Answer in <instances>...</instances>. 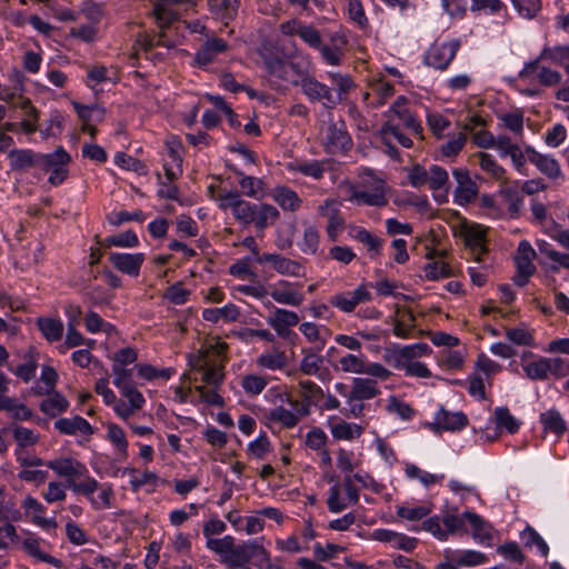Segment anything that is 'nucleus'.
I'll return each mask as SVG.
<instances>
[{"label": "nucleus", "mask_w": 569, "mask_h": 569, "mask_svg": "<svg viewBox=\"0 0 569 569\" xmlns=\"http://www.w3.org/2000/svg\"><path fill=\"white\" fill-rule=\"evenodd\" d=\"M465 243L476 254V260L480 261V256L486 252V230L480 224H470L465 229Z\"/></svg>", "instance_id": "40"}, {"label": "nucleus", "mask_w": 569, "mask_h": 569, "mask_svg": "<svg viewBox=\"0 0 569 569\" xmlns=\"http://www.w3.org/2000/svg\"><path fill=\"white\" fill-rule=\"evenodd\" d=\"M71 162L70 154L59 147L53 152L42 156L43 168L50 172L48 182L52 186H60L68 177V166Z\"/></svg>", "instance_id": "12"}, {"label": "nucleus", "mask_w": 569, "mask_h": 569, "mask_svg": "<svg viewBox=\"0 0 569 569\" xmlns=\"http://www.w3.org/2000/svg\"><path fill=\"white\" fill-rule=\"evenodd\" d=\"M226 345L219 347H210L206 350H199L197 355L190 357L189 363L194 372L200 376V381L204 385L217 387L223 380V371L221 363V353L224 351Z\"/></svg>", "instance_id": "3"}, {"label": "nucleus", "mask_w": 569, "mask_h": 569, "mask_svg": "<svg viewBox=\"0 0 569 569\" xmlns=\"http://www.w3.org/2000/svg\"><path fill=\"white\" fill-rule=\"evenodd\" d=\"M239 308L233 303H228L220 308H207L202 311L203 320L217 323L220 320L233 322L239 318Z\"/></svg>", "instance_id": "44"}, {"label": "nucleus", "mask_w": 569, "mask_h": 569, "mask_svg": "<svg viewBox=\"0 0 569 569\" xmlns=\"http://www.w3.org/2000/svg\"><path fill=\"white\" fill-rule=\"evenodd\" d=\"M402 126H399L398 122H395V119L387 120L381 129L380 136L383 142L391 147L393 142L399 143L401 147L410 148L412 146L411 139L403 133Z\"/></svg>", "instance_id": "36"}, {"label": "nucleus", "mask_w": 569, "mask_h": 569, "mask_svg": "<svg viewBox=\"0 0 569 569\" xmlns=\"http://www.w3.org/2000/svg\"><path fill=\"white\" fill-rule=\"evenodd\" d=\"M475 158L478 160V164L486 176L497 181H507L505 168L498 163L492 154L480 151L475 154Z\"/></svg>", "instance_id": "39"}, {"label": "nucleus", "mask_w": 569, "mask_h": 569, "mask_svg": "<svg viewBox=\"0 0 569 569\" xmlns=\"http://www.w3.org/2000/svg\"><path fill=\"white\" fill-rule=\"evenodd\" d=\"M327 78L330 80L336 96L335 107L340 104L347 99L350 91L356 87V83L350 74L329 71Z\"/></svg>", "instance_id": "34"}, {"label": "nucleus", "mask_w": 569, "mask_h": 569, "mask_svg": "<svg viewBox=\"0 0 569 569\" xmlns=\"http://www.w3.org/2000/svg\"><path fill=\"white\" fill-rule=\"evenodd\" d=\"M21 508L27 517H30L31 522L43 529L51 530L57 528V521L53 518H46L43 515L47 508L34 497L28 495L21 501Z\"/></svg>", "instance_id": "25"}, {"label": "nucleus", "mask_w": 569, "mask_h": 569, "mask_svg": "<svg viewBox=\"0 0 569 569\" xmlns=\"http://www.w3.org/2000/svg\"><path fill=\"white\" fill-rule=\"evenodd\" d=\"M236 173L239 176L238 183L243 196L258 200L263 197L264 182L261 179L253 176H246L240 171H236Z\"/></svg>", "instance_id": "47"}, {"label": "nucleus", "mask_w": 569, "mask_h": 569, "mask_svg": "<svg viewBox=\"0 0 569 569\" xmlns=\"http://www.w3.org/2000/svg\"><path fill=\"white\" fill-rule=\"evenodd\" d=\"M353 399L371 400L381 393L376 379L353 378L349 391Z\"/></svg>", "instance_id": "37"}, {"label": "nucleus", "mask_w": 569, "mask_h": 569, "mask_svg": "<svg viewBox=\"0 0 569 569\" xmlns=\"http://www.w3.org/2000/svg\"><path fill=\"white\" fill-rule=\"evenodd\" d=\"M12 436L17 443L16 449H27L39 441V433L22 426H14L12 428Z\"/></svg>", "instance_id": "63"}, {"label": "nucleus", "mask_w": 569, "mask_h": 569, "mask_svg": "<svg viewBox=\"0 0 569 569\" xmlns=\"http://www.w3.org/2000/svg\"><path fill=\"white\" fill-rule=\"evenodd\" d=\"M386 410L388 413L398 417L402 421H410L416 415V410L408 402L396 396L388 398Z\"/></svg>", "instance_id": "53"}, {"label": "nucleus", "mask_w": 569, "mask_h": 569, "mask_svg": "<svg viewBox=\"0 0 569 569\" xmlns=\"http://www.w3.org/2000/svg\"><path fill=\"white\" fill-rule=\"evenodd\" d=\"M550 60L551 62L562 67L569 76V44L546 47L541 50L539 56L525 64L519 72V78L528 80L536 72L539 67V61Z\"/></svg>", "instance_id": "9"}, {"label": "nucleus", "mask_w": 569, "mask_h": 569, "mask_svg": "<svg viewBox=\"0 0 569 569\" xmlns=\"http://www.w3.org/2000/svg\"><path fill=\"white\" fill-rule=\"evenodd\" d=\"M303 357L300 361V370L308 376H319L323 365V358L316 351L303 350Z\"/></svg>", "instance_id": "59"}, {"label": "nucleus", "mask_w": 569, "mask_h": 569, "mask_svg": "<svg viewBox=\"0 0 569 569\" xmlns=\"http://www.w3.org/2000/svg\"><path fill=\"white\" fill-rule=\"evenodd\" d=\"M330 431L337 440L351 441L361 437L363 428L358 423L341 420L331 425Z\"/></svg>", "instance_id": "49"}, {"label": "nucleus", "mask_w": 569, "mask_h": 569, "mask_svg": "<svg viewBox=\"0 0 569 569\" xmlns=\"http://www.w3.org/2000/svg\"><path fill=\"white\" fill-rule=\"evenodd\" d=\"M230 46L223 38L217 37L214 33L206 34L204 41L196 50L191 66L207 70L209 66L217 62L221 54L229 51Z\"/></svg>", "instance_id": "8"}, {"label": "nucleus", "mask_w": 569, "mask_h": 569, "mask_svg": "<svg viewBox=\"0 0 569 569\" xmlns=\"http://www.w3.org/2000/svg\"><path fill=\"white\" fill-rule=\"evenodd\" d=\"M359 501V490L352 482L349 475L343 477L342 483H335L328 490L327 507L332 513H339L349 506H355Z\"/></svg>", "instance_id": "7"}, {"label": "nucleus", "mask_w": 569, "mask_h": 569, "mask_svg": "<svg viewBox=\"0 0 569 569\" xmlns=\"http://www.w3.org/2000/svg\"><path fill=\"white\" fill-rule=\"evenodd\" d=\"M256 363L259 368L277 371L287 367L288 358L284 351L273 348L260 353L256 359Z\"/></svg>", "instance_id": "41"}, {"label": "nucleus", "mask_w": 569, "mask_h": 569, "mask_svg": "<svg viewBox=\"0 0 569 569\" xmlns=\"http://www.w3.org/2000/svg\"><path fill=\"white\" fill-rule=\"evenodd\" d=\"M330 44H322L317 50L320 52L323 61L329 66H339L345 56V48L348 43L345 34L333 32L330 36Z\"/></svg>", "instance_id": "29"}, {"label": "nucleus", "mask_w": 569, "mask_h": 569, "mask_svg": "<svg viewBox=\"0 0 569 569\" xmlns=\"http://www.w3.org/2000/svg\"><path fill=\"white\" fill-rule=\"evenodd\" d=\"M457 187L453 191V201L456 204L465 207L472 202L478 194V186L470 178L467 169L458 168L452 171Z\"/></svg>", "instance_id": "17"}, {"label": "nucleus", "mask_w": 569, "mask_h": 569, "mask_svg": "<svg viewBox=\"0 0 569 569\" xmlns=\"http://www.w3.org/2000/svg\"><path fill=\"white\" fill-rule=\"evenodd\" d=\"M37 327L49 342L60 341L63 336L64 325L59 318L39 317L37 319Z\"/></svg>", "instance_id": "42"}, {"label": "nucleus", "mask_w": 569, "mask_h": 569, "mask_svg": "<svg viewBox=\"0 0 569 569\" xmlns=\"http://www.w3.org/2000/svg\"><path fill=\"white\" fill-rule=\"evenodd\" d=\"M108 260L119 272L137 278L146 260V254L143 252H110Z\"/></svg>", "instance_id": "18"}, {"label": "nucleus", "mask_w": 569, "mask_h": 569, "mask_svg": "<svg viewBox=\"0 0 569 569\" xmlns=\"http://www.w3.org/2000/svg\"><path fill=\"white\" fill-rule=\"evenodd\" d=\"M539 419L545 431L552 432L558 437L562 436L567 430L566 420L556 409H549L540 413Z\"/></svg>", "instance_id": "48"}, {"label": "nucleus", "mask_w": 569, "mask_h": 569, "mask_svg": "<svg viewBox=\"0 0 569 569\" xmlns=\"http://www.w3.org/2000/svg\"><path fill=\"white\" fill-rule=\"evenodd\" d=\"M199 0H156L153 3V17L160 29L168 28L171 23L189 11L196 10Z\"/></svg>", "instance_id": "5"}, {"label": "nucleus", "mask_w": 569, "mask_h": 569, "mask_svg": "<svg viewBox=\"0 0 569 569\" xmlns=\"http://www.w3.org/2000/svg\"><path fill=\"white\" fill-rule=\"evenodd\" d=\"M68 408L69 401L63 395L57 391L49 392V396L40 403V410L51 418L66 412Z\"/></svg>", "instance_id": "46"}, {"label": "nucleus", "mask_w": 569, "mask_h": 569, "mask_svg": "<svg viewBox=\"0 0 569 569\" xmlns=\"http://www.w3.org/2000/svg\"><path fill=\"white\" fill-rule=\"evenodd\" d=\"M432 352L430 346L426 342H418L405 347H398L391 352V360L393 368L403 370L406 372L410 360L423 356H429Z\"/></svg>", "instance_id": "23"}, {"label": "nucleus", "mask_w": 569, "mask_h": 569, "mask_svg": "<svg viewBox=\"0 0 569 569\" xmlns=\"http://www.w3.org/2000/svg\"><path fill=\"white\" fill-rule=\"evenodd\" d=\"M423 271L425 277L431 281L448 278L453 274L452 268L442 258L429 261L425 266Z\"/></svg>", "instance_id": "57"}, {"label": "nucleus", "mask_w": 569, "mask_h": 569, "mask_svg": "<svg viewBox=\"0 0 569 569\" xmlns=\"http://www.w3.org/2000/svg\"><path fill=\"white\" fill-rule=\"evenodd\" d=\"M387 186L381 179H373V188L371 190H353L350 201L358 204L385 207L388 203L386 196Z\"/></svg>", "instance_id": "26"}, {"label": "nucleus", "mask_w": 569, "mask_h": 569, "mask_svg": "<svg viewBox=\"0 0 569 569\" xmlns=\"http://www.w3.org/2000/svg\"><path fill=\"white\" fill-rule=\"evenodd\" d=\"M548 368L546 357H540L522 366L525 375L530 380H547L550 377Z\"/></svg>", "instance_id": "60"}, {"label": "nucleus", "mask_w": 569, "mask_h": 569, "mask_svg": "<svg viewBox=\"0 0 569 569\" xmlns=\"http://www.w3.org/2000/svg\"><path fill=\"white\" fill-rule=\"evenodd\" d=\"M279 31L283 36H298L308 47L318 49L321 47V34L312 24L306 23L298 18L283 21L279 24Z\"/></svg>", "instance_id": "13"}, {"label": "nucleus", "mask_w": 569, "mask_h": 569, "mask_svg": "<svg viewBox=\"0 0 569 569\" xmlns=\"http://www.w3.org/2000/svg\"><path fill=\"white\" fill-rule=\"evenodd\" d=\"M298 387L299 396L310 411L312 407L320 406L323 400V391L320 386L311 380H299Z\"/></svg>", "instance_id": "43"}, {"label": "nucleus", "mask_w": 569, "mask_h": 569, "mask_svg": "<svg viewBox=\"0 0 569 569\" xmlns=\"http://www.w3.org/2000/svg\"><path fill=\"white\" fill-rule=\"evenodd\" d=\"M240 386L246 395L258 396L268 386V379L262 375L249 373L241 377Z\"/></svg>", "instance_id": "55"}, {"label": "nucleus", "mask_w": 569, "mask_h": 569, "mask_svg": "<svg viewBox=\"0 0 569 569\" xmlns=\"http://www.w3.org/2000/svg\"><path fill=\"white\" fill-rule=\"evenodd\" d=\"M41 538L30 532L22 541V549L28 556L34 558L37 561L52 565L56 568H62L63 562L60 559L41 550Z\"/></svg>", "instance_id": "31"}, {"label": "nucleus", "mask_w": 569, "mask_h": 569, "mask_svg": "<svg viewBox=\"0 0 569 569\" xmlns=\"http://www.w3.org/2000/svg\"><path fill=\"white\" fill-rule=\"evenodd\" d=\"M272 199L283 211L295 212L302 206L299 194L287 186H277L272 191Z\"/></svg>", "instance_id": "35"}, {"label": "nucleus", "mask_w": 569, "mask_h": 569, "mask_svg": "<svg viewBox=\"0 0 569 569\" xmlns=\"http://www.w3.org/2000/svg\"><path fill=\"white\" fill-rule=\"evenodd\" d=\"M370 538L372 540L387 543L391 548L403 550L406 552H411L418 546V539L415 537H409L405 533L393 531L391 529L378 528L375 529Z\"/></svg>", "instance_id": "21"}, {"label": "nucleus", "mask_w": 569, "mask_h": 569, "mask_svg": "<svg viewBox=\"0 0 569 569\" xmlns=\"http://www.w3.org/2000/svg\"><path fill=\"white\" fill-rule=\"evenodd\" d=\"M329 161L328 160H301L295 161L289 164V169L293 172H298L305 177L312 178L313 180H320L323 178L326 171L328 170Z\"/></svg>", "instance_id": "32"}, {"label": "nucleus", "mask_w": 569, "mask_h": 569, "mask_svg": "<svg viewBox=\"0 0 569 569\" xmlns=\"http://www.w3.org/2000/svg\"><path fill=\"white\" fill-rule=\"evenodd\" d=\"M107 438L121 456H128L127 437L124 430L120 426L116 423H109L107 426Z\"/></svg>", "instance_id": "64"}, {"label": "nucleus", "mask_w": 569, "mask_h": 569, "mask_svg": "<svg viewBox=\"0 0 569 569\" xmlns=\"http://www.w3.org/2000/svg\"><path fill=\"white\" fill-rule=\"evenodd\" d=\"M475 369L482 373L489 386L492 385V377L502 370V366L487 355L480 353L475 362Z\"/></svg>", "instance_id": "61"}, {"label": "nucleus", "mask_w": 569, "mask_h": 569, "mask_svg": "<svg viewBox=\"0 0 569 569\" xmlns=\"http://www.w3.org/2000/svg\"><path fill=\"white\" fill-rule=\"evenodd\" d=\"M300 251L305 254L315 256L320 247V231L313 224H305L302 237L297 243Z\"/></svg>", "instance_id": "45"}, {"label": "nucleus", "mask_w": 569, "mask_h": 569, "mask_svg": "<svg viewBox=\"0 0 569 569\" xmlns=\"http://www.w3.org/2000/svg\"><path fill=\"white\" fill-rule=\"evenodd\" d=\"M498 119L505 129L512 132L516 137H522L523 112L521 110L500 113Z\"/></svg>", "instance_id": "54"}, {"label": "nucleus", "mask_w": 569, "mask_h": 569, "mask_svg": "<svg viewBox=\"0 0 569 569\" xmlns=\"http://www.w3.org/2000/svg\"><path fill=\"white\" fill-rule=\"evenodd\" d=\"M463 518L472 529L473 539L482 546L490 547L493 541L492 525L475 511L466 510Z\"/></svg>", "instance_id": "27"}, {"label": "nucleus", "mask_w": 569, "mask_h": 569, "mask_svg": "<svg viewBox=\"0 0 569 569\" xmlns=\"http://www.w3.org/2000/svg\"><path fill=\"white\" fill-rule=\"evenodd\" d=\"M264 66L270 77L280 81L289 82L292 86H298L300 79L293 78L288 71V61L279 56H270L264 59Z\"/></svg>", "instance_id": "38"}, {"label": "nucleus", "mask_w": 569, "mask_h": 569, "mask_svg": "<svg viewBox=\"0 0 569 569\" xmlns=\"http://www.w3.org/2000/svg\"><path fill=\"white\" fill-rule=\"evenodd\" d=\"M319 139L325 151L332 156L346 153L353 146L343 120L329 119L325 122L320 128Z\"/></svg>", "instance_id": "4"}, {"label": "nucleus", "mask_w": 569, "mask_h": 569, "mask_svg": "<svg viewBox=\"0 0 569 569\" xmlns=\"http://www.w3.org/2000/svg\"><path fill=\"white\" fill-rule=\"evenodd\" d=\"M137 376L146 381L164 380L168 381L174 373L172 368L158 369L149 363L134 365Z\"/></svg>", "instance_id": "52"}, {"label": "nucleus", "mask_w": 569, "mask_h": 569, "mask_svg": "<svg viewBox=\"0 0 569 569\" xmlns=\"http://www.w3.org/2000/svg\"><path fill=\"white\" fill-rule=\"evenodd\" d=\"M54 429L61 435L76 436H91L93 427L81 416H73L71 418H60L54 421Z\"/></svg>", "instance_id": "30"}, {"label": "nucleus", "mask_w": 569, "mask_h": 569, "mask_svg": "<svg viewBox=\"0 0 569 569\" xmlns=\"http://www.w3.org/2000/svg\"><path fill=\"white\" fill-rule=\"evenodd\" d=\"M526 154L528 161L547 178L556 180L562 177L560 163L556 158L540 153L531 146H526Z\"/></svg>", "instance_id": "24"}, {"label": "nucleus", "mask_w": 569, "mask_h": 569, "mask_svg": "<svg viewBox=\"0 0 569 569\" xmlns=\"http://www.w3.org/2000/svg\"><path fill=\"white\" fill-rule=\"evenodd\" d=\"M468 417L462 411H449L441 407L429 427L433 431H460L467 427Z\"/></svg>", "instance_id": "19"}, {"label": "nucleus", "mask_w": 569, "mask_h": 569, "mask_svg": "<svg viewBox=\"0 0 569 569\" xmlns=\"http://www.w3.org/2000/svg\"><path fill=\"white\" fill-rule=\"evenodd\" d=\"M495 422L498 428H505L509 433H516L520 428V421L511 415L507 407H497L493 411Z\"/></svg>", "instance_id": "58"}, {"label": "nucleus", "mask_w": 569, "mask_h": 569, "mask_svg": "<svg viewBox=\"0 0 569 569\" xmlns=\"http://www.w3.org/2000/svg\"><path fill=\"white\" fill-rule=\"evenodd\" d=\"M536 244L539 252L552 262L550 266L552 272H558L560 269L569 270V250L568 252L558 251L546 240H537Z\"/></svg>", "instance_id": "33"}, {"label": "nucleus", "mask_w": 569, "mask_h": 569, "mask_svg": "<svg viewBox=\"0 0 569 569\" xmlns=\"http://www.w3.org/2000/svg\"><path fill=\"white\" fill-rule=\"evenodd\" d=\"M300 318L296 311L276 308L267 318V323L276 331L277 336L287 339L292 333L291 328L296 327Z\"/></svg>", "instance_id": "22"}, {"label": "nucleus", "mask_w": 569, "mask_h": 569, "mask_svg": "<svg viewBox=\"0 0 569 569\" xmlns=\"http://www.w3.org/2000/svg\"><path fill=\"white\" fill-rule=\"evenodd\" d=\"M461 47L460 39L436 40L425 52L423 63L427 67L445 71L453 61Z\"/></svg>", "instance_id": "6"}, {"label": "nucleus", "mask_w": 569, "mask_h": 569, "mask_svg": "<svg viewBox=\"0 0 569 569\" xmlns=\"http://www.w3.org/2000/svg\"><path fill=\"white\" fill-rule=\"evenodd\" d=\"M46 466L58 477L64 478L66 483L50 481L42 492L48 503L61 502L67 498V489L76 495L87 498L94 510L110 509L112 507L113 488L111 483H99L87 466L72 457H59L48 460Z\"/></svg>", "instance_id": "1"}, {"label": "nucleus", "mask_w": 569, "mask_h": 569, "mask_svg": "<svg viewBox=\"0 0 569 569\" xmlns=\"http://www.w3.org/2000/svg\"><path fill=\"white\" fill-rule=\"evenodd\" d=\"M372 300V293L367 284H359L352 291L335 293L329 298L330 306L337 308L343 313H351L356 308Z\"/></svg>", "instance_id": "14"}, {"label": "nucleus", "mask_w": 569, "mask_h": 569, "mask_svg": "<svg viewBox=\"0 0 569 569\" xmlns=\"http://www.w3.org/2000/svg\"><path fill=\"white\" fill-rule=\"evenodd\" d=\"M269 561V552L258 540H249L241 545H233L230 556L224 557L228 568L236 569L247 565L251 559Z\"/></svg>", "instance_id": "10"}, {"label": "nucleus", "mask_w": 569, "mask_h": 569, "mask_svg": "<svg viewBox=\"0 0 569 569\" xmlns=\"http://www.w3.org/2000/svg\"><path fill=\"white\" fill-rule=\"evenodd\" d=\"M301 88L305 97L311 102L321 103L327 109H333L336 96H333V89L328 84L320 82L313 76H305L298 81V86Z\"/></svg>", "instance_id": "11"}, {"label": "nucleus", "mask_w": 569, "mask_h": 569, "mask_svg": "<svg viewBox=\"0 0 569 569\" xmlns=\"http://www.w3.org/2000/svg\"><path fill=\"white\" fill-rule=\"evenodd\" d=\"M387 120L395 119L399 126L410 130L416 136H421L422 126L410 110L408 100L403 96H399L389 110L386 112Z\"/></svg>", "instance_id": "15"}, {"label": "nucleus", "mask_w": 569, "mask_h": 569, "mask_svg": "<svg viewBox=\"0 0 569 569\" xmlns=\"http://www.w3.org/2000/svg\"><path fill=\"white\" fill-rule=\"evenodd\" d=\"M219 208L231 210L233 218L242 226L253 224L258 232L264 231L277 221L280 213L269 203H253L241 198L238 191L221 189L218 193Z\"/></svg>", "instance_id": "2"}, {"label": "nucleus", "mask_w": 569, "mask_h": 569, "mask_svg": "<svg viewBox=\"0 0 569 569\" xmlns=\"http://www.w3.org/2000/svg\"><path fill=\"white\" fill-rule=\"evenodd\" d=\"M269 295L276 302L291 307H298L305 301L301 284L283 279L270 286Z\"/></svg>", "instance_id": "16"}, {"label": "nucleus", "mask_w": 569, "mask_h": 569, "mask_svg": "<svg viewBox=\"0 0 569 569\" xmlns=\"http://www.w3.org/2000/svg\"><path fill=\"white\" fill-rule=\"evenodd\" d=\"M355 239L367 247V250L371 258L380 254L383 248V240L379 237L373 236L365 228L357 229Z\"/></svg>", "instance_id": "56"}, {"label": "nucleus", "mask_w": 569, "mask_h": 569, "mask_svg": "<svg viewBox=\"0 0 569 569\" xmlns=\"http://www.w3.org/2000/svg\"><path fill=\"white\" fill-rule=\"evenodd\" d=\"M267 419L271 423H277L283 428L291 429L299 423L298 415L293 411L278 406L270 409L267 413Z\"/></svg>", "instance_id": "50"}, {"label": "nucleus", "mask_w": 569, "mask_h": 569, "mask_svg": "<svg viewBox=\"0 0 569 569\" xmlns=\"http://www.w3.org/2000/svg\"><path fill=\"white\" fill-rule=\"evenodd\" d=\"M513 9L523 19H535L542 10V0H511Z\"/></svg>", "instance_id": "62"}, {"label": "nucleus", "mask_w": 569, "mask_h": 569, "mask_svg": "<svg viewBox=\"0 0 569 569\" xmlns=\"http://www.w3.org/2000/svg\"><path fill=\"white\" fill-rule=\"evenodd\" d=\"M240 0H208L209 11L220 19H233L238 12Z\"/></svg>", "instance_id": "51"}, {"label": "nucleus", "mask_w": 569, "mask_h": 569, "mask_svg": "<svg viewBox=\"0 0 569 569\" xmlns=\"http://www.w3.org/2000/svg\"><path fill=\"white\" fill-rule=\"evenodd\" d=\"M258 263H270L273 270L281 276H305V268L299 261L287 258L280 253H262L261 257H258Z\"/></svg>", "instance_id": "20"}, {"label": "nucleus", "mask_w": 569, "mask_h": 569, "mask_svg": "<svg viewBox=\"0 0 569 569\" xmlns=\"http://www.w3.org/2000/svg\"><path fill=\"white\" fill-rule=\"evenodd\" d=\"M169 160L163 163V170L169 181L177 180L182 174V146L178 138L172 137L166 141Z\"/></svg>", "instance_id": "28"}]
</instances>
